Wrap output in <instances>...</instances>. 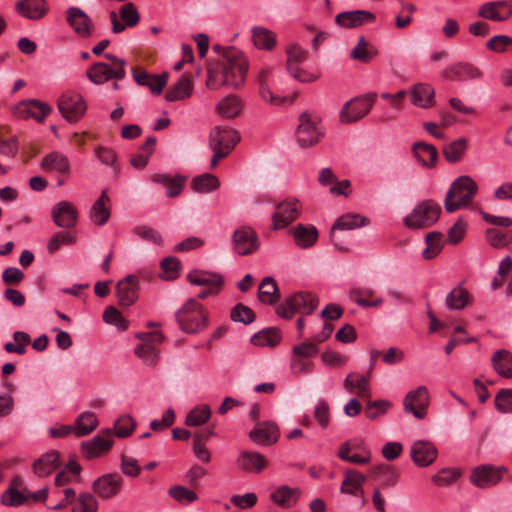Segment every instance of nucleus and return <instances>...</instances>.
<instances>
[{
    "label": "nucleus",
    "mask_w": 512,
    "mask_h": 512,
    "mask_svg": "<svg viewBox=\"0 0 512 512\" xmlns=\"http://www.w3.org/2000/svg\"><path fill=\"white\" fill-rule=\"evenodd\" d=\"M213 51L223 54L221 63L208 69L206 84L211 89L227 86L233 89L240 87L246 77L248 62L244 53L234 47L224 48L214 45Z\"/></svg>",
    "instance_id": "1"
},
{
    "label": "nucleus",
    "mask_w": 512,
    "mask_h": 512,
    "mask_svg": "<svg viewBox=\"0 0 512 512\" xmlns=\"http://www.w3.org/2000/svg\"><path fill=\"white\" fill-rule=\"evenodd\" d=\"M478 191L476 182L467 175L456 178L444 200V207L447 212L452 213L461 208L467 207Z\"/></svg>",
    "instance_id": "2"
},
{
    "label": "nucleus",
    "mask_w": 512,
    "mask_h": 512,
    "mask_svg": "<svg viewBox=\"0 0 512 512\" xmlns=\"http://www.w3.org/2000/svg\"><path fill=\"white\" fill-rule=\"evenodd\" d=\"M354 395L365 403L364 414L369 420H378L392 406L389 400H371L372 391L369 376L354 375Z\"/></svg>",
    "instance_id": "3"
},
{
    "label": "nucleus",
    "mask_w": 512,
    "mask_h": 512,
    "mask_svg": "<svg viewBox=\"0 0 512 512\" xmlns=\"http://www.w3.org/2000/svg\"><path fill=\"white\" fill-rule=\"evenodd\" d=\"M240 141L239 133L229 127L216 126L209 134V145L214 154L211 158V168H215L219 160L225 158Z\"/></svg>",
    "instance_id": "4"
},
{
    "label": "nucleus",
    "mask_w": 512,
    "mask_h": 512,
    "mask_svg": "<svg viewBox=\"0 0 512 512\" xmlns=\"http://www.w3.org/2000/svg\"><path fill=\"white\" fill-rule=\"evenodd\" d=\"M325 135V129L321 124V118L308 111L299 115V124L295 136L298 145L308 148L318 144Z\"/></svg>",
    "instance_id": "5"
},
{
    "label": "nucleus",
    "mask_w": 512,
    "mask_h": 512,
    "mask_svg": "<svg viewBox=\"0 0 512 512\" xmlns=\"http://www.w3.org/2000/svg\"><path fill=\"white\" fill-rule=\"evenodd\" d=\"M176 321L182 331L195 334L207 326L208 317L203 306L194 298H190L176 313Z\"/></svg>",
    "instance_id": "6"
},
{
    "label": "nucleus",
    "mask_w": 512,
    "mask_h": 512,
    "mask_svg": "<svg viewBox=\"0 0 512 512\" xmlns=\"http://www.w3.org/2000/svg\"><path fill=\"white\" fill-rule=\"evenodd\" d=\"M441 214L440 205L428 199L419 202L412 211L404 217V225L412 230L425 229L434 225Z\"/></svg>",
    "instance_id": "7"
},
{
    "label": "nucleus",
    "mask_w": 512,
    "mask_h": 512,
    "mask_svg": "<svg viewBox=\"0 0 512 512\" xmlns=\"http://www.w3.org/2000/svg\"><path fill=\"white\" fill-rule=\"evenodd\" d=\"M318 306V299L311 293L299 292L287 298L276 309L278 316L290 319L296 312L311 314Z\"/></svg>",
    "instance_id": "8"
},
{
    "label": "nucleus",
    "mask_w": 512,
    "mask_h": 512,
    "mask_svg": "<svg viewBox=\"0 0 512 512\" xmlns=\"http://www.w3.org/2000/svg\"><path fill=\"white\" fill-rule=\"evenodd\" d=\"M508 469L504 466L482 464L471 470L469 480L479 489H488L499 484Z\"/></svg>",
    "instance_id": "9"
},
{
    "label": "nucleus",
    "mask_w": 512,
    "mask_h": 512,
    "mask_svg": "<svg viewBox=\"0 0 512 512\" xmlns=\"http://www.w3.org/2000/svg\"><path fill=\"white\" fill-rule=\"evenodd\" d=\"M232 249L239 256L255 253L260 247V240L255 230L250 226L238 227L231 236Z\"/></svg>",
    "instance_id": "10"
},
{
    "label": "nucleus",
    "mask_w": 512,
    "mask_h": 512,
    "mask_svg": "<svg viewBox=\"0 0 512 512\" xmlns=\"http://www.w3.org/2000/svg\"><path fill=\"white\" fill-rule=\"evenodd\" d=\"M330 240L340 252H348L352 241V213L338 217L330 230Z\"/></svg>",
    "instance_id": "11"
},
{
    "label": "nucleus",
    "mask_w": 512,
    "mask_h": 512,
    "mask_svg": "<svg viewBox=\"0 0 512 512\" xmlns=\"http://www.w3.org/2000/svg\"><path fill=\"white\" fill-rule=\"evenodd\" d=\"M52 107L38 99H26L20 101L13 108V114L18 119H34L38 123L44 122L45 118L51 113Z\"/></svg>",
    "instance_id": "12"
},
{
    "label": "nucleus",
    "mask_w": 512,
    "mask_h": 512,
    "mask_svg": "<svg viewBox=\"0 0 512 512\" xmlns=\"http://www.w3.org/2000/svg\"><path fill=\"white\" fill-rule=\"evenodd\" d=\"M429 404V392L425 386L409 391L403 400L404 411L413 414L416 419L426 417Z\"/></svg>",
    "instance_id": "13"
},
{
    "label": "nucleus",
    "mask_w": 512,
    "mask_h": 512,
    "mask_svg": "<svg viewBox=\"0 0 512 512\" xmlns=\"http://www.w3.org/2000/svg\"><path fill=\"white\" fill-rule=\"evenodd\" d=\"M86 109L85 100L78 93H65L58 100L59 112L70 123L77 122L84 115Z\"/></svg>",
    "instance_id": "14"
},
{
    "label": "nucleus",
    "mask_w": 512,
    "mask_h": 512,
    "mask_svg": "<svg viewBox=\"0 0 512 512\" xmlns=\"http://www.w3.org/2000/svg\"><path fill=\"white\" fill-rule=\"evenodd\" d=\"M301 205L296 199H287L276 205L272 216L273 229L280 230L295 221L300 215Z\"/></svg>",
    "instance_id": "15"
},
{
    "label": "nucleus",
    "mask_w": 512,
    "mask_h": 512,
    "mask_svg": "<svg viewBox=\"0 0 512 512\" xmlns=\"http://www.w3.org/2000/svg\"><path fill=\"white\" fill-rule=\"evenodd\" d=\"M86 75L92 83L102 85L110 80L124 79L126 77V69H116L106 62H96L90 66Z\"/></svg>",
    "instance_id": "16"
},
{
    "label": "nucleus",
    "mask_w": 512,
    "mask_h": 512,
    "mask_svg": "<svg viewBox=\"0 0 512 512\" xmlns=\"http://www.w3.org/2000/svg\"><path fill=\"white\" fill-rule=\"evenodd\" d=\"M51 218L58 227L70 229L77 224L78 211L71 202L63 200L52 207Z\"/></svg>",
    "instance_id": "17"
},
{
    "label": "nucleus",
    "mask_w": 512,
    "mask_h": 512,
    "mask_svg": "<svg viewBox=\"0 0 512 512\" xmlns=\"http://www.w3.org/2000/svg\"><path fill=\"white\" fill-rule=\"evenodd\" d=\"M483 71L470 62H458L443 71V77L453 81L480 80Z\"/></svg>",
    "instance_id": "18"
},
{
    "label": "nucleus",
    "mask_w": 512,
    "mask_h": 512,
    "mask_svg": "<svg viewBox=\"0 0 512 512\" xmlns=\"http://www.w3.org/2000/svg\"><path fill=\"white\" fill-rule=\"evenodd\" d=\"M410 455L417 466L427 467L436 460L438 450L436 446L428 440H417L411 446Z\"/></svg>",
    "instance_id": "19"
},
{
    "label": "nucleus",
    "mask_w": 512,
    "mask_h": 512,
    "mask_svg": "<svg viewBox=\"0 0 512 512\" xmlns=\"http://www.w3.org/2000/svg\"><path fill=\"white\" fill-rule=\"evenodd\" d=\"M139 279L133 274L127 275L116 285L117 298L120 306L133 305L138 298Z\"/></svg>",
    "instance_id": "20"
},
{
    "label": "nucleus",
    "mask_w": 512,
    "mask_h": 512,
    "mask_svg": "<svg viewBox=\"0 0 512 512\" xmlns=\"http://www.w3.org/2000/svg\"><path fill=\"white\" fill-rule=\"evenodd\" d=\"M132 76L140 86L149 88L152 94L160 95L167 84L168 74H150L145 70H133Z\"/></svg>",
    "instance_id": "21"
},
{
    "label": "nucleus",
    "mask_w": 512,
    "mask_h": 512,
    "mask_svg": "<svg viewBox=\"0 0 512 512\" xmlns=\"http://www.w3.org/2000/svg\"><path fill=\"white\" fill-rule=\"evenodd\" d=\"M122 486V478L118 474H105L93 483L94 492L103 499L117 495Z\"/></svg>",
    "instance_id": "22"
},
{
    "label": "nucleus",
    "mask_w": 512,
    "mask_h": 512,
    "mask_svg": "<svg viewBox=\"0 0 512 512\" xmlns=\"http://www.w3.org/2000/svg\"><path fill=\"white\" fill-rule=\"evenodd\" d=\"M478 15L493 21H505L512 15V3L508 1L487 2L480 7Z\"/></svg>",
    "instance_id": "23"
},
{
    "label": "nucleus",
    "mask_w": 512,
    "mask_h": 512,
    "mask_svg": "<svg viewBox=\"0 0 512 512\" xmlns=\"http://www.w3.org/2000/svg\"><path fill=\"white\" fill-rule=\"evenodd\" d=\"M67 22L74 29L75 33L82 37H89L93 28L91 18L78 7H70L67 10Z\"/></svg>",
    "instance_id": "24"
},
{
    "label": "nucleus",
    "mask_w": 512,
    "mask_h": 512,
    "mask_svg": "<svg viewBox=\"0 0 512 512\" xmlns=\"http://www.w3.org/2000/svg\"><path fill=\"white\" fill-rule=\"evenodd\" d=\"M40 168L47 172L68 175L71 170V164L66 155L59 151H52L42 158Z\"/></svg>",
    "instance_id": "25"
},
{
    "label": "nucleus",
    "mask_w": 512,
    "mask_h": 512,
    "mask_svg": "<svg viewBox=\"0 0 512 512\" xmlns=\"http://www.w3.org/2000/svg\"><path fill=\"white\" fill-rule=\"evenodd\" d=\"M250 439L263 446H268L278 440L279 431L274 423L261 422L257 423L249 433Z\"/></svg>",
    "instance_id": "26"
},
{
    "label": "nucleus",
    "mask_w": 512,
    "mask_h": 512,
    "mask_svg": "<svg viewBox=\"0 0 512 512\" xmlns=\"http://www.w3.org/2000/svg\"><path fill=\"white\" fill-rule=\"evenodd\" d=\"M16 12L30 20L42 19L48 12L45 0H21L15 4Z\"/></svg>",
    "instance_id": "27"
},
{
    "label": "nucleus",
    "mask_w": 512,
    "mask_h": 512,
    "mask_svg": "<svg viewBox=\"0 0 512 512\" xmlns=\"http://www.w3.org/2000/svg\"><path fill=\"white\" fill-rule=\"evenodd\" d=\"M237 467L247 473H260L267 465L265 457L258 452L241 451L236 460Z\"/></svg>",
    "instance_id": "28"
},
{
    "label": "nucleus",
    "mask_w": 512,
    "mask_h": 512,
    "mask_svg": "<svg viewBox=\"0 0 512 512\" xmlns=\"http://www.w3.org/2000/svg\"><path fill=\"white\" fill-rule=\"evenodd\" d=\"M273 74L271 67H262L258 73L259 93L261 98L272 105H282L286 101V97L275 95L269 87V79Z\"/></svg>",
    "instance_id": "29"
},
{
    "label": "nucleus",
    "mask_w": 512,
    "mask_h": 512,
    "mask_svg": "<svg viewBox=\"0 0 512 512\" xmlns=\"http://www.w3.org/2000/svg\"><path fill=\"white\" fill-rule=\"evenodd\" d=\"M60 465L59 452L51 450L33 462V471L38 477H46L59 468Z\"/></svg>",
    "instance_id": "30"
},
{
    "label": "nucleus",
    "mask_w": 512,
    "mask_h": 512,
    "mask_svg": "<svg viewBox=\"0 0 512 512\" xmlns=\"http://www.w3.org/2000/svg\"><path fill=\"white\" fill-rule=\"evenodd\" d=\"M491 365L500 377L512 379V352L507 349L496 350L491 356Z\"/></svg>",
    "instance_id": "31"
},
{
    "label": "nucleus",
    "mask_w": 512,
    "mask_h": 512,
    "mask_svg": "<svg viewBox=\"0 0 512 512\" xmlns=\"http://www.w3.org/2000/svg\"><path fill=\"white\" fill-rule=\"evenodd\" d=\"M296 244L303 249L312 247L318 239V231L315 226L298 224L290 229Z\"/></svg>",
    "instance_id": "32"
},
{
    "label": "nucleus",
    "mask_w": 512,
    "mask_h": 512,
    "mask_svg": "<svg viewBox=\"0 0 512 512\" xmlns=\"http://www.w3.org/2000/svg\"><path fill=\"white\" fill-rule=\"evenodd\" d=\"M113 440L105 438L103 435H96L92 440L85 441L81 444L83 455L92 459L109 451L112 447Z\"/></svg>",
    "instance_id": "33"
},
{
    "label": "nucleus",
    "mask_w": 512,
    "mask_h": 512,
    "mask_svg": "<svg viewBox=\"0 0 512 512\" xmlns=\"http://www.w3.org/2000/svg\"><path fill=\"white\" fill-rule=\"evenodd\" d=\"M252 42L260 50L271 51L277 44L276 34L262 26H254L251 29Z\"/></svg>",
    "instance_id": "34"
},
{
    "label": "nucleus",
    "mask_w": 512,
    "mask_h": 512,
    "mask_svg": "<svg viewBox=\"0 0 512 512\" xmlns=\"http://www.w3.org/2000/svg\"><path fill=\"white\" fill-rule=\"evenodd\" d=\"M434 95L433 87L429 84L419 83L414 85L411 90V101L418 107L429 108L435 103Z\"/></svg>",
    "instance_id": "35"
},
{
    "label": "nucleus",
    "mask_w": 512,
    "mask_h": 512,
    "mask_svg": "<svg viewBox=\"0 0 512 512\" xmlns=\"http://www.w3.org/2000/svg\"><path fill=\"white\" fill-rule=\"evenodd\" d=\"M110 199L106 190H102L100 197L94 202L90 210V218L95 225L102 226L110 218V209L107 204Z\"/></svg>",
    "instance_id": "36"
},
{
    "label": "nucleus",
    "mask_w": 512,
    "mask_h": 512,
    "mask_svg": "<svg viewBox=\"0 0 512 512\" xmlns=\"http://www.w3.org/2000/svg\"><path fill=\"white\" fill-rule=\"evenodd\" d=\"M412 152L423 166L433 167L436 164L438 151L433 145L419 141L413 144Z\"/></svg>",
    "instance_id": "37"
},
{
    "label": "nucleus",
    "mask_w": 512,
    "mask_h": 512,
    "mask_svg": "<svg viewBox=\"0 0 512 512\" xmlns=\"http://www.w3.org/2000/svg\"><path fill=\"white\" fill-rule=\"evenodd\" d=\"M379 51L376 46L368 41L364 36H360L354 45V60L363 64L371 63L377 56Z\"/></svg>",
    "instance_id": "38"
},
{
    "label": "nucleus",
    "mask_w": 512,
    "mask_h": 512,
    "mask_svg": "<svg viewBox=\"0 0 512 512\" xmlns=\"http://www.w3.org/2000/svg\"><path fill=\"white\" fill-rule=\"evenodd\" d=\"M187 280L195 286L221 287L223 279L219 274L203 270H194L187 274Z\"/></svg>",
    "instance_id": "39"
},
{
    "label": "nucleus",
    "mask_w": 512,
    "mask_h": 512,
    "mask_svg": "<svg viewBox=\"0 0 512 512\" xmlns=\"http://www.w3.org/2000/svg\"><path fill=\"white\" fill-rule=\"evenodd\" d=\"M193 90L191 79L183 75L165 94L166 101H180L190 97Z\"/></svg>",
    "instance_id": "40"
},
{
    "label": "nucleus",
    "mask_w": 512,
    "mask_h": 512,
    "mask_svg": "<svg viewBox=\"0 0 512 512\" xmlns=\"http://www.w3.org/2000/svg\"><path fill=\"white\" fill-rule=\"evenodd\" d=\"M300 490L282 485L271 493L270 498L273 502L284 508L292 507L298 500Z\"/></svg>",
    "instance_id": "41"
},
{
    "label": "nucleus",
    "mask_w": 512,
    "mask_h": 512,
    "mask_svg": "<svg viewBox=\"0 0 512 512\" xmlns=\"http://www.w3.org/2000/svg\"><path fill=\"white\" fill-rule=\"evenodd\" d=\"M98 426V419L93 412L85 411L75 420L73 428L75 436L82 437L93 432Z\"/></svg>",
    "instance_id": "42"
},
{
    "label": "nucleus",
    "mask_w": 512,
    "mask_h": 512,
    "mask_svg": "<svg viewBox=\"0 0 512 512\" xmlns=\"http://www.w3.org/2000/svg\"><path fill=\"white\" fill-rule=\"evenodd\" d=\"M152 180L164 185L167 188V196L173 198L181 193L186 179L180 175L170 177L167 174H154Z\"/></svg>",
    "instance_id": "43"
},
{
    "label": "nucleus",
    "mask_w": 512,
    "mask_h": 512,
    "mask_svg": "<svg viewBox=\"0 0 512 512\" xmlns=\"http://www.w3.org/2000/svg\"><path fill=\"white\" fill-rule=\"evenodd\" d=\"M282 339L280 329L276 327L265 328L251 337V343L256 346L274 347Z\"/></svg>",
    "instance_id": "44"
},
{
    "label": "nucleus",
    "mask_w": 512,
    "mask_h": 512,
    "mask_svg": "<svg viewBox=\"0 0 512 512\" xmlns=\"http://www.w3.org/2000/svg\"><path fill=\"white\" fill-rule=\"evenodd\" d=\"M279 298L278 286L274 279L270 276L265 277L258 289V299L262 303L273 305Z\"/></svg>",
    "instance_id": "45"
},
{
    "label": "nucleus",
    "mask_w": 512,
    "mask_h": 512,
    "mask_svg": "<svg viewBox=\"0 0 512 512\" xmlns=\"http://www.w3.org/2000/svg\"><path fill=\"white\" fill-rule=\"evenodd\" d=\"M220 186L218 178L212 174L204 173L191 181V188L197 193H211Z\"/></svg>",
    "instance_id": "46"
},
{
    "label": "nucleus",
    "mask_w": 512,
    "mask_h": 512,
    "mask_svg": "<svg viewBox=\"0 0 512 512\" xmlns=\"http://www.w3.org/2000/svg\"><path fill=\"white\" fill-rule=\"evenodd\" d=\"M136 426L134 419L130 415H122L119 417L113 428H109L105 431L107 436L115 435L119 438H125L132 434Z\"/></svg>",
    "instance_id": "47"
},
{
    "label": "nucleus",
    "mask_w": 512,
    "mask_h": 512,
    "mask_svg": "<svg viewBox=\"0 0 512 512\" xmlns=\"http://www.w3.org/2000/svg\"><path fill=\"white\" fill-rule=\"evenodd\" d=\"M30 490H19L16 487H9L1 495V503L9 507H18L29 500Z\"/></svg>",
    "instance_id": "48"
},
{
    "label": "nucleus",
    "mask_w": 512,
    "mask_h": 512,
    "mask_svg": "<svg viewBox=\"0 0 512 512\" xmlns=\"http://www.w3.org/2000/svg\"><path fill=\"white\" fill-rule=\"evenodd\" d=\"M370 288H354V302L363 308H377L383 304V298L374 297Z\"/></svg>",
    "instance_id": "49"
},
{
    "label": "nucleus",
    "mask_w": 512,
    "mask_h": 512,
    "mask_svg": "<svg viewBox=\"0 0 512 512\" xmlns=\"http://www.w3.org/2000/svg\"><path fill=\"white\" fill-rule=\"evenodd\" d=\"M445 302L451 310H462L469 304L470 294L466 289L458 286L448 293Z\"/></svg>",
    "instance_id": "50"
},
{
    "label": "nucleus",
    "mask_w": 512,
    "mask_h": 512,
    "mask_svg": "<svg viewBox=\"0 0 512 512\" xmlns=\"http://www.w3.org/2000/svg\"><path fill=\"white\" fill-rule=\"evenodd\" d=\"M376 98L377 93L375 92L354 97V122L362 119L370 112Z\"/></svg>",
    "instance_id": "51"
},
{
    "label": "nucleus",
    "mask_w": 512,
    "mask_h": 512,
    "mask_svg": "<svg viewBox=\"0 0 512 512\" xmlns=\"http://www.w3.org/2000/svg\"><path fill=\"white\" fill-rule=\"evenodd\" d=\"M467 140L459 138L443 148V154L449 163H457L462 159V156L467 148Z\"/></svg>",
    "instance_id": "52"
},
{
    "label": "nucleus",
    "mask_w": 512,
    "mask_h": 512,
    "mask_svg": "<svg viewBox=\"0 0 512 512\" xmlns=\"http://www.w3.org/2000/svg\"><path fill=\"white\" fill-rule=\"evenodd\" d=\"M443 235L440 232H429L425 236V243L427 245L426 249L423 251L422 255L426 260L433 259L436 257L442 250Z\"/></svg>",
    "instance_id": "53"
},
{
    "label": "nucleus",
    "mask_w": 512,
    "mask_h": 512,
    "mask_svg": "<svg viewBox=\"0 0 512 512\" xmlns=\"http://www.w3.org/2000/svg\"><path fill=\"white\" fill-rule=\"evenodd\" d=\"M285 51L287 55L286 68L299 66L308 58V51L296 43L287 45Z\"/></svg>",
    "instance_id": "54"
},
{
    "label": "nucleus",
    "mask_w": 512,
    "mask_h": 512,
    "mask_svg": "<svg viewBox=\"0 0 512 512\" xmlns=\"http://www.w3.org/2000/svg\"><path fill=\"white\" fill-rule=\"evenodd\" d=\"M485 239L492 247L503 248L512 242V232H503L495 228H490L485 232Z\"/></svg>",
    "instance_id": "55"
},
{
    "label": "nucleus",
    "mask_w": 512,
    "mask_h": 512,
    "mask_svg": "<svg viewBox=\"0 0 512 512\" xmlns=\"http://www.w3.org/2000/svg\"><path fill=\"white\" fill-rule=\"evenodd\" d=\"M211 416V410L208 405H201L192 409L186 416L185 424L187 426H200L205 424Z\"/></svg>",
    "instance_id": "56"
},
{
    "label": "nucleus",
    "mask_w": 512,
    "mask_h": 512,
    "mask_svg": "<svg viewBox=\"0 0 512 512\" xmlns=\"http://www.w3.org/2000/svg\"><path fill=\"white\" fill-rule=\"evenodd\" d=\"M241 110L238 99L234 96H229L222 99L217 105L218 113L225 118L236 117Z\"/></svg>",
    "instance_id": "57"
},
{
    "label": "nucleus",
    "mask_w": 512,
    "mask_h": 512,
    "mask_svg": "<svg viewBox=\"0 0 512 512\" xmlns=\"http://www.w3.org/2000/svg\"><path fill=\"white\" fill-rule=\"evenodd\" d=\"M76 242V236L71 232L58 231L53 234L47 244L49 253H55L63 245H71Z\"/></svg>",
    "instance_id": "58"
},
{
    "label": "nucleus",
    "mask_w": 512,
    "mask_h": 512,
    "mask_svg": "<svg viewBox=\"0 0 512 512\" xmlns=\"http://www.w3.org/2000/svg\"><path fill=\"white\" fill-rule=\"evenodd\" d=\"M230 317L232 321L248 325L254 322L256 315L250 307L238 303L231 309Z\"/></svg>",
    "instance_id": "59"
},
{
    "label": "nucleus",
    "mask_w": 512,
    "mask_h": 512,
    "mask_svg": "<svg viewBox=\"0 0 512 512\" xmlns=\"http://www.w3.org/2000/svg\"><path fill=\"white\" fill-rule=\"evenodd\" d=\"M97 500L90 493H81L73 503L72 512H96Z\"/></svg>",
    "instance_id": "60"
},
{
    "label": "nucleus",
    "mask_w": 512,
    "mask_h": 512,
    "mask_svg": "<svg viewBox=\"0 0 512 512\" xmlns=\"http://www.w3.org/2000/svg\"><path fill=\"white\" fill-rule=\"evenodd\" d=\"M135 354L145 365L153 366L157 363L158 352L150 343H142L135 348Z\"/></svg>",
    "instance_id": "61"
},
{
    "label": "nucleus",
    "mask_w": 512,
    "mask_h": 512,
    "mask_svg": "<svg viewBox=\"0 0 512 512\" xmlns=\"http://www.w3.org/2000/svg\"><path fill=\"white\" fill-rule=\"evenodd\" d=\"M95 155L102 164L111 166L115 174L119 173L120 167L117 164V155L113 149L109 147L100 146L96 148Z\"/></svg>",
    "instance_id": "62"
},
{
    "label": "nucleus",
    "mask_w": 512,
    "mask_h": 512,
    "mask_svg": "<svg viewBox=\"0 0 512 512\" xmlns=\"http://www.w3.org/2000/svg\"><path fill=\"white\" fill-rule=\"evenodd\" d=\"M119 15L127 27H134L140 21V14L133 3L129 2L121 6Z\"/></svg>",
    "instance_id": "63"
},
{
    "label": "nucleus",
    "mask_w": 512,
    "mask_h": 512,
    "mask_svg": "<svg viewBox=\"0 0 512 512\" xmlns=\"http://www.w3.org/2000/svg\"><path fill=\"white\" fill-rule=\"evenodd\" d=\"M494 401L498 411L512 413V389L499 390Z\"/></svg>",
    "instance_id": "64"
}]
</instances>
